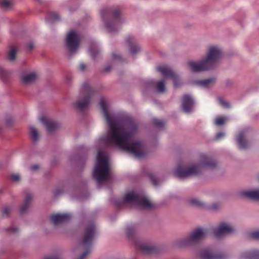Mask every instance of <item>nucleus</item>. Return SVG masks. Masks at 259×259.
I'll return each instance as SVG.
<instances>
[{"mask_svg": "<svg viewBox=\"0 0 259 259\" xmlns=\"http://www.w3.org/2000/svg\"><path fill=\"white\" fill-rule=\"evenodd\" d=\"M113 115L104 114V118L108 126V136L105 139L106 146L116 145L136 158H142L145 155L143 143L139 141H133L132 133L126 130L122 126V121L113 117Z\"/></svg>", "mask_w": 259, "mask_h": 259, "instance_id": "obj_1", "label": "nucleus"}, {"mask_svg": "<svg viewBox=\"0 0 259 259\" xmlns=\"http://www.w3.org/2000/svg\"><path fill=\"white\" fill-rule=\"evenodd\" d=\"M101 16L109 32L117 31L123 22L120 17V9L119 7L112 9H104L101 12Z\"/></svg>", "mask_w": 259, "mask_h": 259, "instance_id": "obj_2", "label": "nucleus"}, {"mask_svg": "<svg viewBox=\"0 0 259 259\" xmlns=\"http://www.w3.org/2000/svg\"><path fill=\"white\" fill-rule=\"evenodd\" d=\"M109 165L106 154L99 151L98 153L97 162L94 168L93 175L98 183L106 180L109 176Z\"/></svg>", "mask_w": 259, "mask_h": 259, "instance_id": "obj_3", "label": "nucleus"}, {"mask_svg": "<svg viewBox=\"0 0 259 259\" xmlns=\"http://www.w3.org/2000/svg\"><path fill=\"white\" fill-rule=\"evenodd\" d=\"M96 94V91L88 82H84L81 86V98L73 103V108L79 111H84L89 107L92 98Z\"/></svg>", "mask_w": 259, "mask_h": 259, "instance_id": "obj_4", "label": "nucleus"}, {"mask_svg": "<svg viewBox=\"0 0 259 259\" xmlns=\"http://www.w3.org/2000/svg\"><path fill=\"white\" fill-rule=\"evenodd\" d=\"M206 234L207 231L205 229L202 228L196 229L190 232L186 237L176 241L175 245L180 248L192 246L201 241L205 238Z\"/></svg>", "mask_w": 259, "mask_h": 259, "instance_id": "obj_5", "label": "nucleus"}, {"mask_svg": "<svg viewBox=\"0 0 259 259\" xmlns=\"http://www.w3.org/2000/svg\"><path fill=\"white\" fill-rule=\"evenodd\" d=\"M96 233V228L94 223L90 224L85 229L83 237L80 244L81 249L84 252L78 259H84L91 251L92 241Z\"/></svg>", "mask_w": 259, "mask_h": 259, "instance_id": "obj_6", "label": "nucleus"}, {"mask_svg": "<svg viewBox=\"0 0 259 259\" xmlns=\"http://www.w3.org/2000/svg\"><path fill=\"white\" fill-rule=\"evenodd\" d=\"M127 203L135 205L144 209H151L155 206L153 203L144 196L134 192L128 193L124 196L122 205Z\"/></svg>", "mask_w": 259, "mask_h": 259, "instance_id": "obj_7", "label": "nucleus"}, {"mask_svg": "<svg viewBox=\"0 0 259 259\" xmlns=\"http://www.w3.org/2000/svg\"><path fill=\"white\" fill-rule=\"evenodd\" d=\"M188 64L193 72H198L208 70L210 67V48L208 49L205 57L201 61H190Z\"/></svg>", "mask_w": 259, "mask_h": 259, "instance_id": "obj_8", "label": "nucleus"}, {"mask_svg": "<svg viewBox=\"0 0 259 259\" xmlns=\"http://www.w3.org/2000/svg\"><path fill=\"white\" fill-rule=\"evenodd\" d=\"M236 233L235 228L226 222H221L213 231L214 236L218 239H222L224 237L234 234Z\"/></svg>", "mask_w": 259, "mask_h": 259, "instance_id": "obj_9", "label": "nucleus"}, {"mask_svg": "<svg viewBox=\"0 0 259 259\" xmlns=\"http://www.w3.org/2000/svg\"><path fill=\"white\" fill-rule=\"evenodd\" d=\"M251 132V130L249 127L242 129L239 132L235 140L237 146L239 150H246L249 148L250 143L246 139V137L249 135Z\"/></svg>", "mask_w": 259, "mask_h": 259, "instance_id": "obj_10", "label": "nucleus"}, {"mask_svg": "<svg viewBox=\"0 0 259 259\" xmlns=\"http://www.w3.org/2000/svg\"><path fill=\"white\" fill-rule=\"evenodd\" d=\"M200 171V167L198 164H193L188 167L179 165L175 170V174L179 178H184L198 174Z\"/></svg>", "mask_w": 259, "mask_h": 259, "instance_id": "obj_11", "label": "nucleus"}, {"mask_svg": "<svg viewBox=\"0 0 259 259\" xmlns=\"http://www.w3.org/2000/svg\"><path fill=\"white\" fill-rule=\"evenodd\" d=\"M66 46L69 51L73 52L78 48L80 43L79 35L74 31L69 32L66 37Z\"/></svg>", "mask_w": 259, "mask_h": 259, "instance_id": "obj_12", "label": "nucleus"}, {"mask_svg": "<svg viewBox=\"0 0 259 259\" xmlns=\"http://www.w3.org/2000/svg\"><path fill=\"white\" fill-rule=\"evenodd\" d=\"M223 57L222 49L218 46H211V69L221 64Z\"/></svg>", "mask_w": 259, "mask_h": 259, "instance_id": "obj_13", "label": "nucleus"}, {"mask_svg": "<svg viewBox=\"0 0 259 259\" xmlns=\"http://www.w3.org/2000/svg\"><path fill=\"white\" fill-rule=\"evenodd\" d=\"M157 70L160 72L161 74L165 78L171 79L174 82L175 87H177L180 84V81L178 75L169 67L160 66L157 67Z\"/></svg>", "mask_w": 259, "mask_h": 259, "instance_id": "obj_14", "label": "nucleus"}, {"mask_svg": "<svg viewBox=\"0 0 259 259\" xmlns=\"http://www.w3.org/2000/svg\"><path fill=\"white\" fill-rule=\"evenodd\" d=\"M39 120L49 133L55 132L59 127L57 123L52 120L46 118L44 116H41L39 118Z\"/></svg>", "mask_w": 259, "mask_h": 259, "instance_id": "obj_15", "label": "nucleus"}, {"mask_svg": "<svg viewBox=\"0 0 259 259\" xmlns=\"http://www.w3.org/2000/svg\"><path fill=\"white\" fill-rule=\"evenodd\" d=\"M194 104L192 97L189 95H185L182 99V108L184 112H189L191 111Z\"/></svg>", "mask_w": 259, "mask_h": 259, "instance_id": "obj_16", "label": "nucleus"}, {"mask_svg": "<svg viewBox=\"0 0 259 259\" xmlns=\"http://www.w3.org/2000/svg\"><path fill=\"white\" fill-rule=\"evenodd\" d=\"M71 218V215L68 213L54 214L51 216V222L54 225H58L67 222Z\"/></svg>", "mask_w": 259, "mask_h": 259, "instance_id": "obj_17", "label": "nucleus"}, {"mask_svg": "<svg viewBox=\"0 0 259 259\" xmlns=\"http://www.w3.org/2000/svg\"><path fill=\"white\" fill-rule=\"evenodd\" d=\"M240 195L246 198L259 200V189H255L249 190H242L240 192Z\"/></svg>", "mask_w": 259, "mask_h": 259, "instance_id": "obj_18", "label": "nucleus"}, {"mask_svg": "<svg viewBox=\"0 0 259 259\" xmlns=\"http://www.w3.org/2000/svg\"><path fill=\"white\" fill-rule=\"evenodd\" d=\"M240 259H259V250L252 249L243 252L240 255Z\"/></svg>", "mask_w": 259, "mask_h": 259, "instance_id": "obj_19", "label": "nucleus"}, {"mask_svg": "<svg viewBox=\"0 0 259 259\" xmlns=\"http://www.w3.org/2000/svg\"><path fill=\"white\" fill-rule=\"evenodd\" d=\"M137 247L140 251L146 254L152 253L156 250L155 246L147 243H141L138 245Z\"/></svg>", "mask_w": 259, "mask_h": 259, "instance_id": "obj_20", "label": "nucleus"}, {"mask_svg": "<svg viewBox=\"0 0 259 259\" xmlns=\"http://www.w3.org/2000/svg\"><path fill=\"white\" fill-rule=\"evenodd\" d=\"M126 41L130 47V52L132 55H135L140 50V47L136 44L133 36H128L126 39Z\"/></svg>", "mask_w": 259, "mask_h": 259, "instance_id": "obj_21", "label": "nucleus"}, {"mask_svg": "<svg viewBox=\"0 0 259 259\" xmlns=\"http://www.w3.org/2000/svg\"><path fill=\"white\" fill-rule=\"evenodd\" d=\"M32 198L33 196L31 193L26 194L24 202L20 208V212L21 214L24 213L27 211Z\"/></svg>", "mask_w": 259, "mask_h": 259, "instance_id": "obj_22", "label": "nucleus"}, {"mask_svg": "<svg viewBox=\"0 0 259 259\" xmlns=\"http://www.w3.org/2000/svg\"><path fill=\"white\" fill-rule=\"evenodd\" d=\"M37 76L35 73H30L23 75L22 81L25 84L33 82L36 79Z\"/></svg>", "mask_w": 259, "mask_h": 259, "instance_id": "obj_23", "label": "nucleus"}, {"mask_svg": "<svg viewBox=\"0 0 259 259\" xmlns=\"http://www.w3.org/2000/svg\"><path fill=\"white\" fill-rule=\"evenodd\" d=\"M126 233L130 239H134L136 234V226L135 225H128L126 228Z\"/></svg>", "mask_w": 259, "mask_h": 259, "instance_id": "obj_24", "label": "nucleus"}, {"mask_svg": "<svg viewBox=\"0 0 259 259\" xmlns=\"http://www.w3.org/2000/svg\"><path fill=\"white\" fill-rule=\"evenodd\" d=\"M216 100L217 103L224 108L229 109L231 108L232 106L228 101L221 97H218Z\"/></svg>", "mask_w": 259, "mask_h": 259, "instance_id": "obj_25", "label": "nucleus"}, {"mask_svg": "<svg viewBox=\"0 0 259 259\" xmlns=\"http://www.w3.org/2000/svg\"><path fill=\"white\" fill-rule=\"evenodd\" d=\"M220 171L219 163L216 160L211 158V176H215Z\"/></svg>", "mask_w": 259, "mask_h": 259, "instance_id": "obj_26", "label": "nucleus"}, {"mask_svg": "<svg viewBox=\"0 0 259 259\" xmlns=\"http://www.w3.org/2000/svg\"><path fill=\"white\" fill-rule=\"evenodd\" d=\"M188 203L191 205L196 207H204L205 206V204L203 202L200 201L196 198H190L188 200Z\"/></svg>", "mask_w": 259, "mask_h": 259, "instance_id": "obj_27", "label": "nucleus"}, {"mask_svg": "<svg viewBox=\"0 0 259 259\" xmlns=\"http://www.w3.org/2000/svg\"><path fill=\"white\" fill-rule=\"evenodd\" d=\"M30 134L31 137V139L34 142H36L38 141L39 139V133L37 129L34 127H30Z\"/></svg>", "mask_w": 259, "mask_h": 259, "instance_id": "obj_28", "label": "nucleus"}, {"mask_svg": "<svg viewBox=\"0 0 259 259\" xmlns=\"http://www.w3.org/2000/svg\"><path fill=\"white\" fill-rule=\"evenodd\" d=\"M225 254L220 251L211 250V259H225Z\"/></svg>", "mask_w": 259, "mask_h": 259, "instance_id": "obj_29", "label": "nucleus"}, {"mask_svg": "<svg viewBox=\"0 0 259 259\" xmlns=\"http://www.w3.org/2000/svg\"><path fill=\"white\" fill-rule=\"evenodd\" d=\"M152 123L155 127L159 130L163 129L165 125V123L163 121L158 119H154L152 120Z\"/></svg>", "mask_w": 259, "mask_h": 259, "instance_id": "obj_30", "label": "nucleus"}, {"mask_svg": "<svg viewBox=\"0 0 259 259\" xmlns=\"http://www.w3.org/2000/svg\"><path fill=\"white\" fill-rule=\"evenodd\" d=\"M17 50L15 47L12 46L11 47L8 53V59L10 61H13L15 59Z\"/></svg>", "mask_w": 259, "mask_h": 259, "instance_id": "obj_31", "label": "nucleus"}, {"mask_svg": "<svg viewBox=\"0 0 259 259\" xmlns=\"http://www.w3.org/2000/svg\"><path fill=\"white\" fill-rule=\"evenodd\" d=\"M90 52L93 59H95L100 53V51L96 45H93L90 49Z\"/></svg>", "mask_w": 259, "mask_h": 259, "instance_id": "obj_32", "label": "nucleus"}, {"mask_svg": "<svg viewBox=\"0 0 259 259\" xmlns=\"http://www.w3.org/2000/svg\"><path fill=\"white\" fill-rule=\"evenodd\" d=\"M13 2L12 0H0V6L5 9H8L12 7Z\"/></svg>", "mask_w": 259, "mask_h": 259, "instance_id": "obj_33", "label": "nucleus"}, {"mask_svg": "<svg viewBox=\"0 0 259 259\" xmlns=\"http://www.w3.org/2000/svg\"><path fill=\"white\" fill-rule=\"evenodd\" d=\"M60 19L59 15L55 12H50L48 14L47 21L50 22H54L59 20Z\"/></svg>", "mask_w": 259, "mask_h": 259, "instance_id": "obj_34", "label": "nucleus"}, {"mask_svg": "<svg viewBox=\"0 0 259 259\" xmlns=\"http://www.w3.org/2000/svg\"><path fill=\"white\" fill-rule=\"evenodd\" d=\"M156 87L158 92L163 93L165 90L164 81L163 80H161L157 82Z\"/></svg>", "mask_w": 259, "mask_h": 259, "instance_id": "obj_35", "label": "nucleus"}, {"mask_svg": "<svg viewBox=\"0 0 259 259\" xmlns=\"http://www.w3.org/2000/svg\"><path fill=\"white\" fill-rule=\"evenodd\" d=\"M100 106L102 110V113H108L106 107V101L104 98H101L100 101Z\"/></svg>", "mask_w": 259, "mask_h": 259, "instance_id": "obj_36", "label": "nucleus"}, {"mask_svg": "<svg viewBox=\"0 0 259 259\" xmlns=\"http://www.w3.org/2000/svg\"><path fill=\"white\" fill-rule=\"evenodd\" d=\"M9 76V73L8 72L6 71L2 67H0V76L1 79L4 81H6L8 79Z\"/></svg>", "mask_w": 259, "mask_h": 259, "instance_id": "obj_37", "label": "nucleus"}, {"mask_svg": "<svg viewBox=\"0 0 259 259\" xmlns=\"http://www.w3.org/2000/svg\"><path fill=\"white\" fill-rule=\"evenodd\" d=\"M197 84L202 87H206L210 84V78L198 80L197 81Z\"/></svg>", "mask_w": 259, "mask_h": 259, "instance_id": "obj_38", "label": "nucleus"}, {"mask_svg": "<svg viewBox=\"0 0 259 259\" xmlns=\"http://www.w3.org/2000/svg\"><path fill=\"white\" fill-rule=\"evenodd\" d=\"M201 259H210V251L209 250H202L200 253Z\"/></svg>", "mask_w": 259, "mask_h": 259, "instance_id": "obj_39", "label": "nucleus"}, {"mask_svg": "<svg viewBox=\"0 0 259 259\" xmlns=\"http://www.w3.org/2000/svg\"><path fill=\"white\" fill-rule=\"evenodd\" d=\"M225 136V133L219 132L213 138V141H218L222 139Z\"/></svg>", "mask_w": 259, "mask_h": 259, "instance_id": "obj_40", "label": "nucleus"}, {"mask_svg": "<svg viewBox=\"0 0 259 259\" xmlns=\"http://www.w3.org/2000/svg\"><path fill=\"white\" fill-rule=\"evenodd\" d=\"M225 121V118L223 117H219L216 119L214 121V123L216 125L220 126L224 124Z\"/></svg>", "mask_w": 259, "mask_h": 259, "instance_id": "obj_41", "label": "nucleus"}, {"mask_svg": "<svg viewBox=\"0 0 259 259\" xmlns=\"http://www.w3.org/2000/svg\"><path fill=\"white\" fill-rule=\"evenodd\" d=\"M250 236L254 239L259 240V230L252 232L250 233Z\"/></svg>", "mask_w": 259, "mask_h": 259, "instance_id": "obj_42", "label": "nucleus"}, {"mask_svg": "<svg viewBox=\"0 0 259 259\" xmlns=\"http://www.w3.org/2000/svg\"><path fill=\"white\" fill-rule=\"evenodd\" d=\"M10 179L14 182H18L20 179V177L19 175L17 174H13L10 176Z\"/></svg>", "mask_w": 259, "mask_h": 259, "instance_id": "obj_43", "label": "nucleus"}, {"mask_svg": "<svg viewBox=\"0 0 259 259\" xmlns=\"http://www.w3.org/2000/svg\"><path fill=\"white\" fill-rule=\"evenodd\" d=\"M221 205L220 203H213L211 204V210L218 211L221 209Z\"/></svg>", "mask_w": 259, "mask_h": 259, "instance_id": "obj_44", "label": "nucleus"}, {"mask_svg": "<svg viewBox=\"0 0 259 259\" xmlns=\"http://www.w3.org/2000/svg\"><path fill=\"white\" fill-rule=\"evenodd\" d=\"M149 177H150V180H151V181H152V183L153 184V185L154 186H157L158 184L159 180L157 179L153 175H150Z\"/></svg>", "mask_w": 259, "mask_h": 259, "instance_id": "obj_45", "label": "nucleus"}, {"mask_svg": "<svg viewBox=\"0 0 259 259\" xmlns=\"http://www.w3.org/2000/svg\"><path fill=\"white\" fill-rule=\"evenodd\" d=\"M14 123V120L12 118H8L6 119L5 124L7 126H11Z\"/></svg>", "mask_w": 259, "mask_h": 259, "instance_id": "obj_46", "label": "nucleus"}, {"mask_svg": "<svg viewBox=\"0 0 259 259\" xmlns=\"http://www.w3.org/2000/svg\"><path fill=\"white\" fill-rule=\"evenodd\" d=\"M10 212V208L8 207L4 208L3 210V215L4 217H7Z\"/></svg>", "mask_w": 259, "mask_h": 259, "instance_id": "obj_47", "label": "nucleus"}, {"mask_svg": "<svg viewBox=\"0 0 259 259\" xmlns=\"http://www.w3.org/2000/svg\"><path fill=\"white\" fill-rule=\"evenodd\" d=\"M12 233L17 234L18 232V229L17 228H11L8 229Z\"/></svg>", "mask_w": 259, "mask_h": 259, "instance_id": "obj_48", "label": "nucleus"}, {"mask_svg": "<svg viewBox=\"0 0 259 259\" xmlns=\"http://www.w3.org/2000/svg\"><path fill=\"white\" fill-rule=\"evenodd\" d=\"M210 160L209 158H206V160L201 163L202 165H208L210 163Z\"/></svg>", "mask_w": 259, "mask_h": 259, "instance_id": "obj_49", "label": "nucleus"}, {"mask_svg": "<svg viewBox=\"0 0 259 259\" xmlns=\"http://www.w3.org/2000/svg\"><path fill=\"white\" fill-rule=\"evenodd\" d=\"M33 48H34V45L32 42H30L27 46V49L29 51H31Z\"/></svg>", "mask_w": 259, "mask_h": 259, "instance_id": "obj_50", "label": "nucleus"}, {"mask_svg": "<svg viewBox=\"0 0 259 259\" xmlns=\"http://www.w3.org/2000/svg\"><path fill=\"white\" fill-rule=\"evenodd\" d=\"M85 68V66L83 63H80L78 66V68L80 71H83Z\"/></svg>", "mask_w": 259, "mask_h": 259, "instance_id": "obj_51", "label": "nucleus"}, {"mask_svg": "<svg viewBox=\"0 0 259 259\" xmlns=\"http://www.w3.org/2000/svg\"><path fill=\"white\" fill-rule=\"evenodd\" d=\"M39 168V166L37 164H35V165H32L31 167V169L32 170H37Z\"/></svg>", "mask_w": 259, "mask_h": 259, "instance_id": "obj_52", "label": "nucleus"}, {"mask_svg": "<svg viewBox=\"0 0 259 259\" xmlns=\"http://www.w3.org/2000/svg\"><path fill=\"white\" fill-rule=\"evenodd\" d=\"M227 86H231L233 84V81L231 80H227L225 82Z\"/></svg>", "mask_w": 259, "mask_h": 259, "instance_id": "obj_53", "label": "nucleus"}, {"mask_svg": "<svg viewBox=\"0 0 259 259\" xmlns=\"http://www.w3.org/2000/svg\"><path fill=\"white\" fill-rule=\"evenodd\" d=\"M113 58L114 59H120V56L116 54H113Z\"/></svg>", "mask_w": 259, "mask_h": 259, "instance_id": "obj_54", "label": "nucleus"}, {"mask_svg": "<svg viewBox=\"0 0 259 259\" xmlns=\"http://www.w3.org/2000/svg\"><path fill=\"white\" fill-rule=\"evenodd\" d=\"M111 67L110 66H108L106 67L104 69L105 72H108L110 70Z\"/></svg>", "mask_w": 259, "mask_h": 259, "instance_id": "obj_55", "label": "nucleus"}, {"mask_svg": "<svg viewBox=\"0 0 259 259\" xmlns=\"http://www.w3.org/2000/svg\"><path fill=\"white\" fill-rule=\"evenodd\" d=\"M45 259H59L58 257H46Z\"/></svg>", "mask_w": 259, "mask_h": 259, "instance_id": "obj_56", "label": "nucleus"}, {"mask_svg": "<svg viewBox=\"0 0 259 259\" xmlns=\"http://www.w3.org/2000/svg\"><path fill=\"white\" fill-rule=\"evenodd\" d=\"M215 79H216V78H215V77H214V78L213 77V78H212V77H211V83H212V82L214 81L215 80Z\"/></svg>", "mask_w": 259, "mask_h": 259, "instance_id": "obj_57", "label": "nucleus"}, {"mask_svg": "<svg viewBox=\"0 0 259 259\" xmlns=\"http://www.w3.org/2000/svg\"><path fill=\"white\" fill-rule=\"evenodd\" d=\"M2 132V126L1 125H0V134Z\"/></svg>", "mask_w": 259, "mask_h": 259, "instance_id": "obj_58", "label": "nucleus"}, {"mask_svg": "<svg viewBox=\"0 0 259 259\" xmlns=\"http://www.w3.org/2000/svg\"><path fill=\"white\" fill-rule=\"evenodd\" d=\"M117 206H118V207H120V205L119 204H117Z\"/></svg>", "mask_w": 259, "mask_h": 259, "instance_id": "obj_59", "label": "nucleus"}, {"mask_svg": "<svg viewBox=\"0 0 259 259\" xmlns=\"http://www.w3.org/2000/svg\"><path fill=\"white\" fill-rule=\"evenodd\" d=\"M56 195H59V194L58 193H56Z\"/></svg>", "mask_w": 259, "mask_h": 259, "instance_id": "obj_60", "label": "nucleus"}]
</instances>
